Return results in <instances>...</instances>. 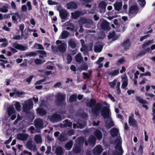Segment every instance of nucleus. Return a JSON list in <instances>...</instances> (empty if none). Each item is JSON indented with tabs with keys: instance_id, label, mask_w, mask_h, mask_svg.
<instances>
[{
	"instance_id": "obj_1",
	"label": "nucleus",
	"mask_w": 155,
	"mask_h": 155,
	"mask_svg": "<svg viewBox=\"0 0 155 155\" xmlns=\"http://www.w3.org/2000/svg\"><path fill=\"white\" fill-rule=\"evenodd\" d=\"M101 114L104 118H107L109 120L106 122V126L107 128H110L114 126V122L112 121L110 117V110L109 108L107 107H104L102 109Z\"/></svg>"
},
{
	"instance_id": "obj_2",
	"label": "nucleus",
	"mask_w": 155,
	"mask_h": 155,
	"mask_svg": "<svg viewBox=\"0 0 155 155\" xmlns=\"http://www.w3.org/2000/svg\"><path fill=\"white\" fill-rule=\"evenodd\" d=\"M56 44L58 45L57 47L54 46H51L52 50L54 52H57L59 51L62 53L65 52L67 47L66 43L63 42L62 41L58 40L56 42Z\"/></svg>"
},
{
	"instance_id": "obj_3",
	"label": "nucleus",
	"mask_w": 155,
	"mask_h": 155,
	"mask_svg": "<svg viewBox=\"0 0 155 155\" xmlns=\"http://www.w3.org/2000/svg\"><path fill=\"white\" fill-rule=\"evenodd\" d=\"M121 138L119 137L115 143V144L116 145V150L117 152V155H121L123 151L121 147Z\"/></svg>"
},
{
	"instance_id": "obj_4",
	"label": "nucleus",
	"mask_w": 155,
	"mask_h": 155,
	"mask_svg": "<svg viewBox=\"0 0 155 155\" xmlns=\"http://www.w3.org/2000/svg\"><path fill=\"white\" fill-rule=\"evenodd\" d=\"M33 105V103L31 99L25 101L23 105L24 110L26 113L31 109Z\"/></svg>"
},
{
	"instance_id": "obj_5",
	"label": "nucleus",
	"mask_w": 155,
	"mask_h": 155,
	"mask_svg": "<svg viewBox=\"0 0 155 155\" xmlns=\"http://www.w3.org/2000/svg\"><path fill=\"white\" fill-rule=\"evenodd\" d=\"M7 112L8 116L11 117V120H14L15 118L16 117V111L13 106H10L8 107Z\"/></svg>"
},
{
	"instance_id": "obj_6",
	"label": "nucleus",
	"mask_w": 155,
	"mask_h": 155,
	"mask_svg": "<svg viewBox=\"0 0 155 155\" xmlns=\"http://www.w3.org/2000/svg\"><path fill=\"white\" fill-rule=\"evenodd\" d=\"M47 124L45 121H43L41 119L38 118L35 121V124L36 127L37 129H42L46 126Z\"/></svg>"
},
{
	"instance_id": "obj_7",
	"label": "nucleus",
	"mask_w": 155,
	"mask_h": 155,
	"mask_svg": "<svg viewBox=\"0 0 155 155\" xmlns=\"http://www.w3.org/2000/svg\"><path fill=\"white\" fill-rule=\"evenodd\" d=\"M44 104V102H42L40 104V107L38 108L37 110V113L39 115L41 116L45 115L46 113V110L43 108H44L45 109V107H46V106Z\"/></svg>"
},
{
	"instance_id": "obj_8",
	"label": "nucleus",
	"mask_w": 155,
	"mask_h": 155,
	"mask_svg": "<svg viewBox=\"0 0 155 155\" xmlns=\"http://www.w3.org/2000/svg\"><path fill=\"white\" fill-rule=\"evenodd\" d=\"M13 92H10L9 93L11 97H12L15 95V97H21L22 95L25 94L24 92L20 91L15 88L13 89Z\"/></svg>"
},
{
	"instance_id": "obj_9",
	"label": "nucleus",
	"mask_w": 155,
	"mask_h": 155,
	"mask_svg": "<svg viewBox=\"0 0 155 155\" xmlns=\"http://www.w3.org/2000/svg\"><path fill=\"white\" fill-rule=\"evenodd\" d=\"M99 24H100L102 29L105 30H110L109 24L106 20L103 18H101L100 19Z\"/></svg>"
},
{
	"instance_id": "obj_10",
	"label": "nucleus",
	"mask_w": 155,
	"mask_h": 155,
	"mask_svg": "<svg viewBox=\"0 0 155 155\" xmlns=\"http://www.w3.org/2000/svg\"><path fill=\"white\" fill-rule=\"evenodd\" d=\"M138 9L136 6L133 5L129 9V14L130 16H134L137 13Z\"/></svg>"
},
{
	"instance_id": "obj_11",
	"label": "nucleus",
	"mask_w": 155,
	"mask_h": 155,
	"mask_svg": "<svg viewBox=\"0 0 155 155\" xmlns=\"http://www.w3.org/2000/svg\"><path fill=\"white\" fill-rule=\"evenodd\" d=\"M12 46L16 49L21 51H24L28 49V47L24 46L16 42L13 43L12 45Z\"/></svg>"
},
{
	"instance_id": "obj_12",
	"label": "nucleus",
	"mask_w": 155,
	"mask_h": 155,
	"mask_svg": "<svg viewBox=\"0 0 155 155\" xmlns=\"http://www.w3.org/2000/svg\"><path fill=\"white\" fill-rule=\"evenodd\" d=\"M26 147L30 150H32L34 151H36L37 149L36 146L33 143L32 141L28 140L27 143Z\"/></svg>"
},
{
	"instance_id": "obj_13",
	"label": "nucleus",
	"mask_w": 155,
	"mask_h": 155,
	"mask_svg": "<svg viewBox=\"0 0 155 155\" xmlns=\"http://www.w3.org/2000/svg\"><path fill=\"white\" fill-rule=\"evenodd\" d=\"M134 114H131L129 117V124L130 125L135 127L137 124L136 120L134 118Z\"/></svg>"
},
{
	"instance_id": "obj_14",
	"label": "nucleus",
	"mask_w": 155,
	"mask_h": 155,
	"mask_svg": "<svg viewBox=\"0 0 155 155\" xmlns=\"http://www.w3.org/2000/svg\"><path fill=\"white\" fill-rule=\"evenodd\" d=\"M103 47V45L101 43H96L94 46V51L96 52H100L102 50Z\"/></svg>"
},
{
	"instance_id": "obj_15",
	"label": "nucleus",
	"mask_w": 155,
	"mask_h": 155,
	"mask_svg": "<svg viewBox=\"0 0 155 155\" xmlns=\"http://www.w3.org/2000/svg\"><path fill=\"white\" fill-rule=\"evenodd\" d=\"M8 5L0 2V12L6 13L8 11Z\"/></svg>"
},
{
	"instance_id": "obj_16",
	"label": "nucleus",
	"mask_w": 155,
	"mask_h": 155,
	"mask_svg": "<svg viewBox=\"0 0 155 155\" xmlns=\"http://www.w3.org/2000/svg\"><path fill=\"white\" fill-rule=\"evenodd\" d=\"M28 137V135L25 134H19L17 135L16 138L18 140L22 141L26 140Z\"/></svg>"
},
{
	"instance_id": "obj_17",
	"label": "nucleus",
	"mask_w": 155,
	"mask_h": 155,
	"mask_svg": "<svg viewBox=\"0 0 155 155\" xmlns=\"http://www.w3.org/2000/svg\"><path fill=\"white\" fill-rule=\"evenodd\" d=\"M58 10L59 11L60 16L61 19H65L68 15L66 11L64 9H61L59 11V8H58Z\"/></svg>"
},
{
	"instance_id": "obj_18",
	"label": "nucleus",
	"mask_w": 155,
	"mask_h": 155,
	"mask_svg": "<svg viewBox=\"0 0 155 155\" xmlns=\"http://www.w3.org/2000/svg\"><path fill=\"white\" fill-rule=\"evenodd\" d=\"M103 151V149L101 146H97L94 149L93 152L95 155H100Z\"/></svg>"
},
{
	"instance_id": "obj_19",
	"label": "nucleus",
	"mask_w": 155,
	"mask_h": 155,
	"mask_svg": "<svg viewBox=\"0 0 155 155\" xmlns=\"http://www.w3.org/2000/svg\"><path fill=\"white\" fill-rule=\"evenodd\" d=\"M49 119L51 121L54 122L60 120L61 119V117L57 114L53 115Z\"/></svg>"
},
{
	"instance_id": "obj_20",
	"label": "nucleus",
	"mask_w": 155,
	"mask_h": 155,
	"mask_svg": "<svg viewBox=\"0 0 155 155\" xmlns=\"http://www.w3.org/2000/svg\"><path fill=\"white\" fill-rule=\"evenodd\" d=\"M55 96L58 100L60 101H63L66 97L65 94L64 93L61 92L58 93Z\"/></svg>"
},
{
	"instance_id": "obj_21",
	"label": "nucleus",
	"mask_w": 155,
	"mask_h": 155,
	"mask_svg": "<svg viewBox=\"0 0 155 155\" xmlns=\"http://www.w3.org/2000/svg\"><path fill=\"white\" fill-rule=\"evenodd\" d=\"M79 23L81 25L87 23L88 24L92 25L93 24V21L92 20H87L84 18H82L79 20Z\"/></svg>"
},
{
	"instance_id": "obj_22",
	"label": "nucleus",
	"mask_w": 155,
	"mask_h": 155,
	"mask_svg": "<svg viewBox=\"0 0 155 155\" xmlns=\"http://www.w3.org/2000/svg\"><path fill=\"white\" fill-rule=\"evenodd\" d=\"M110 133L112 137H115L118 136L119 134V130L117 128H113L110 130Z\"/></svg>"
},
{
	"instance_id": "obj_23",
	"label": "nucleus",
	"mask_w": 155,
	"mask_h": 155,
	"mask_svg": "<svg viewBox=\"0 0 155 155\" xmlns=\"http://www.w3.org/2000/svg\"><path fill=\"white\" fill-rule=\"evenodd\" d=\"M69 35V33L67 31H63L59 36L61 39H64L68 38Z\"/></svg>"
},
{
	"instance_id": "obj_24",
	"label": "nucleus",
	"mask_w": 155,
	"mask_h": 155,
	"mask_svg": "<svg viewBox=\"0 0 155 155\" xmlns=\"http://www.w3.org/2000/svg\"><path fill=\"white\" fill-rule=\"evenodd\" d=\"M45 81L44 79L41 80L37 81L35 83V88L37 89H41L42 88V86L40 85L41 83L44 82Z\"/></svg>"
},
{
	"instance_id": "obj_25",
	"label": "nucleus",
	"mask_w": 155,
	"mask_h": 155,
	"mask_svg": "<svg viewBox=\"0 0 155 155\" xmlns=\"http://www.w3.org/2000/svg\"><path fill=\"white\" fill-rule=\"evenodd\" d=\"M107 5V4L105 2H102L100 3L99 8L102 9V10L100 11L101 13L105 12L106 6Z\"/></svg>"
},
{
	"instance_id": "obj_26",
	"label": "nucleus",
	"mask_w": 155,
	"mask_h": 155,
	"mask_svg": "<svg viewBox=\"0 0 155 155\" xmlns=\"http://www.w3.org/2000/svg\"><path fill=\"white\" fill-rule=\"evenodd\" d=\"M122 4L121 2H116L114 4L115 10L118 11L120 10L122 8Z\"/></svg>"
},
{
	"instance_id": "obj_27",
	"label": "nucleus",
	"mask_w": 155,
	"mask_h": 155,
	"mask_svg": "<svg viewBox=\"0 0 155 155\" xmlns=\"http://www.w3.org/2000/svg\"><path fill=\"white\" fill-rule=\"evenodd\" d=\"M67 6L68 9H73L76 8L77 7V5L74 2H71L67 4Z\"/></svg>"
},
{
	"instance_id": "obj_28",
	"label": "nucleus",
	"mask_w": 155,
	"mask_h": 155,
	"mask_svg": "<svg viewBox=\"0 0 155 155\" xmlns=\"http://www.w3.org/2000/svg\"><path fill=\"white\" fill-rule=\"evenodd\" d=\"M88 141L90 145L94 146L96 143V139L93 136H91L88 139Z\"/></svg>"
},
{
	"instance_id": "obj_29",
	"label": "nucleus",
	"mask_w": 155,
	"mask_h": 155,
	"mask_svg": "<svg viewBox=\"0 0 155 155\" xmlns=\"http://www.w3.org/2000/svg\"><path fill=\"white\" fill-rule=\"evenodd\" d=\"M68 44L72 48H75L76 46V41L74 39H71L68 41Z\"/></svg>"
},
{
	"instance_id": "obj_30",
	"label": "nucleus",
	"mask_w": 155,
	"mask_h": 155,
	"mask_svg": "<svg viewBox=\"0 0 155 155\" xmlns=\"http://www.w3.org/2000/svg\"><path fill=\"white\" fill-rule=\"evenodd\" d=\"M131 43L129 40H126L123 43V46L126 49H129L130 47Z\"/></svg>"
},
{
	"instance_id": "obj_31",
	"label": "nucleus",
	"mask_w": 155,
	"mask_h": 155,
	"mask_svg": "<svg viewBox=\"0 0 155 155\" xmlns=\"http://www.w3.org/2000/svg\"><path fill=\"white\" fill-rule=\"evenodd\" d=\"M101 107V105L100 104H97L95 107L92 109V112L95 114H97L99 111Z\"/></svg>"
},
{
	"instance_id": "obj_32",
	"label": "nucleus",
	"mask_w": 155,
	"mask_h": 155,
	"mask_svg": "<svg viewBox=\"0 0 155 155\" xmlns=\"http://www.w3.org/2000/svg\"><path fill=\"white\" fill-rule=\"evenodd\" d=\"M94 135L98 140H100L102 138V135L101 133L99 130H96L94 132Z\"/></svg>"
},
{
	"instance_id": "obj_33",
	"label": "nucleus",
	"mask_w": 155,
	"mask_h": 155,
	"mask_svg": "<svg viewBox=\"0 0 155 155\" xmlns=\"http://www.w3.org/2000/svg\"><path fill=\"white\" fill-rule=\"evenodd\" d=\"M122 82L121 87L125 89L128 85V79L127 77H125L122 78Z\"/></svg>"
},
{
	"instance_id": "obj_34",
	"label": "nucleus",
	"mask_w": 155,
	"mask_h": 155,
	"mask_svg": "<svg viewBox=\"0 0 155 155\" xmlns=\"http://www.w3.org/2000/svg\"><path fill=\"white\" fill-rule=\"evenodd\" d=\"M34 139L35 140L37 143H41L42 142V138L41 136L40 135H35Z\"/></svg>"
},
{
	"instance_id": "obj_35",
	"label": "nucleus",
	"mask_w": 155,
	"mask_h": 155,
	"mask_svg": "<svg viewBox=\"0 0 155 155\" xmlns=\"http://www.w3.org/2000/svg\"><path fill=\"white\" fill-rule=\"evenodd\" d=\"M85 125V122H83V124H81L80 123H78L77 124H73V127L74 128H76V127H77L78 128L82 129L83 128L84 126Z\"/></svg>"
},
{
	"instance_id": "obj_36",
	"label": "nucleus",
	"mask_w": 155,
	"mask_h": 155,
	"mask_svg": "<svg viewBox=\"0 0 155 155\" xmlns=\"http://www.w3.org/2000/svg\"><path fill=\"white\" fill-rule=\"evenodd\" d=\"M108 38H112L113 40H115L118 37L116 35L115 32L113 31L110 33L108 36Z\"/></svg>"
},
{
	"instance_id": "obj_37",
	"label": "nucleus",
	"mask_w": 155,
	"mask_h": 155,
	"mask_svg": "<svg viewBox=\"0 0 155 155\" xmlns=\"http://www.w3.org/2000/svg\"><path fill=\"white\" fill-rule=\"evenodd\" d=\"M66 24L67 26L66 28L67 29L71 31L74 30V27L72 24L70 22H67Z\"/></svg>"
},
{
	"instance_id": "obj_38",
	"label": "nucleus",
	"mask_w": 155,
	"mask_h": 155,
	"mask_svg": "<svg viewBox=\"0 0 155 155\" xmlns=\"http://www.w3.org/2000/svg\"><path fill=\"white\" fill-rule=\"evenodd\" d=\"M71 14L72 18L76 19L79 16L80 13L78 11H76L74 12L71 13Z\"/></svg>"
},
{
	"instance_id": "obj_39",
	"label": "nucleus",
	"mask_w": 155,
	"mask_h": 155,
	"mask_svg": "<svg viewBox=\"0 0 155 155\" xmlns=\"http://www.w3.org/2000/svg\"><path fill=\"white\" fill-rule=\"evenodd\" d=\"M95 102H96L94 100L92 99L87 103V105L88 107H92L95 104Z\"/></svg>"
},
{
	"instance_id": "obj_40",
	"label": "nucleus",
	"mask_w": 155,
	"mask_h": 155,
	"mask_svg": "<svg viewBox=\"0 0 155 155\" xmlns=\"http://www.w3.org/2000/svg\"><path fill=\"white\" fill-rule=\"evenodd\" d=\"M56 153L57 155H62L63 154V150L61 147H58L56 148Z\"/></svg>"
},
{
	"instance_id": "obj_41",
	"label": "nucleus",
	"mask_w": 155,
	"mask_h": 155,
	"mask_svg": "<svg viewBox=\"0 0 155 155\" xmlns=\"http://www.w3.org/2000/svg\"><path fill=\"white\" fill-rule=\"evenodd\" d=\"M136 100L139 102L141 104H147V101L143 100L141 97L139 96H137L136 97Z\"/></svg>"
},
{
	"instance_id": "obj_42",
	"label": "nucleus",
	"mask_w": 155,
	"mask_h": 155,
	"mask_svg": "<svg viewBox=\"0 0 155 155\" xmlns=\"http://www.w3.org/2000/svg\"><path fill=\"white\" fill-rule=\"evenodd\" d=\"M73 143L72 141H70L66 144L65 145L66 148L68 150H70L73 145Z\"/></svg>"
},
{
	"instance_id": "obj_43",
	"label": "nucleus",
	"mask_w": 155,
	"mask_h": 155,
	"mask_svg": "<svg viewBox=\"0 0 155 155\" xmlns=\"http://www.w3.org/2000/svg\"><path fill=\"white\" fill-rule=\"evenodd\" d=\"M75 59L77 62H80L82 61L83 58L81 56V54L78 53L76 56Z\"/></svg>"
},
{
	"instance_id": "obj_44",
	"label": "nucleus",
	"mask_w": 155,
	"mask_h": 155,
	"mask_svg": "<svg viewBox=\"0 0 155 155\" xmlns=\"http://www.w3.org/2000/svg\"><path fill=\"white\" fill-rule=\"evenodd\" d=\"M37 52H38V53L40 54L39 56L40 58H43L46 57V53L45 51L38 50Z\"/></svg>"
},
{
	"instance_id": "obj_45",
	"label": "nucleus",
	"mask_w": 155,
	"mask_h": 155,
	"mask_svg": "<svg viewBox=\"0 0 155 155\" xmlns=\"http://www.w3.org/2000/svg\"><path fill=\"white\" fill-rule=\"evenodd\" d=\"M93 43H90L87 47L86 46L85 49L83 50L84 51H91L92 50V47L93 46Z\"/></svg>"
},
{
	"instance_id": "obj_46",
	"label": "nucleus",
	"mask_w": 155,
	"mask_h": 155,
	"mask_svg": "<svg viewBox=\"0 0 155 155\" xmlns=\"http://www.w3.org/2000/svg\"><path fill=\"white\" fill-rule=\"evenodd\" d=\"M81 149V147H77L74 145L73 149V151L76 153L79 152Z\"/></svg>"
},
{
	"instance_id": "obj_47",
	"label": "nucleus",
	"mask_w": 155,
	"mask_h": 155,
	"mask_svg": "<svg viewBox=\"0 0 155 155\" xmlns=\"http://www.w3.org/2000/svg\"><path fill=\"white\" fill-rule=\"evenodd\" d=\"M15 106L16 110L18 111H20L21 109V106L19 102L16 101Z\"/></svg>"
},
{
	"instance_id": "obj_48",
	"label": "nucleus",
	"mask_w": 155,
	"mask_h": 155,
	"mask_svg": "<svg viewBox=\"0 0 155 155\" xmlns=\"http://www.w3.org/2000/svg\"><path fill=\"white\" fill-rule=\"evenodd\" d=\"M45 60L44 59L41 60L39 59H36L35 61V62L36 64H40L43 63L45 62Z\"/></svg>"
},
{
	"instance_id": "obj_49",
	"label": "nucleus",
	"mask_w": 155,
	"mask_h": 155,
	"mask_svg": "<svg viewBox=\"0 0 155 155\" xmlns=\"http://www.w3.org/2000/svg\"><path fill=\"white\" fill-rule=\"evenodd\" d=\"M77 99V96L73 94L69 98V101L70 102H72L76 101Z\"/></svg>"
},
{
	"instance_id": "obj_50",
	"label": "nucleus",
	"mask_w": 155,
	"mask_h": 155,
	"mask_svg": "<svg viewBox=\"0 0 155 155\" xmlns=\"http://www.w3.org/2000/svg\"><path fill=\"white\" fill-rule=\"evenodd\" d=\"M34 48L36 49H44V48L42 45L40 44L36 43L34 45Z\"/></svg>"
},
{
	"instance_id": "obj_51",
	"label": "nucleus",
	"mask_w": 155,
	"mask_h": 155,
	"mask_svg": "<svg viewBox=\"0 0 155 155\" xmlns=\"http://www.w3.org/2000/svg\"><path fill=\"white\" fill-rule=\"evenodd\" d=\"M38 54V52H37V51L36 52H32L31 53H28L27 54H26L25 55L26 56H36Z\"/></svg>"
},
{
	"instance_id": "obj_52",
	"label": "nucleus",
	"mask_w": 155,
	"mask_h": 155,
	"mask_svg": "<svg viewBox=\"0 0 155 155\" xmlns=\"http://www.w3.org/2000/svg\"><path fill=\"white\" fill-rule=\"evenodd\" d=\"M119 72V70H114L110 72V74L112 76H115L118 74Z\"/></svg>"
},
{
	"instance_id": "obj_53",
	"label": "nucleus",
	"mask_w": 155,
	"mask_h": 155,
	"mask_svg": "<svg viewBox=\"0 0 155 155\" xmlns=\"http://www.w3.org/2000/svg\"><path fill=\"white\" fill-rule=\"evenodd\" d=\"M29 130L30 131L31 133V134L35 133V132L37 133L39 132V131L38 130H35L34 127L33 126H31L29 129Z\"/></svg>"
},
{
	"instance_id": "obj_54",
	"label": "nucleus",
	"mask_w": 155,
	"mask_h": 155,
	"mask_svg": "<svg viewBox=\"0 0 155 155\" xmlns=\"http://www.w3.org/2000/svg\"><path fill=\"white\" fill-rule=\"evenodd\" d=\"M126 62L125 60L123 58H121L119 59L117 62L116 64L117 65H119L123 64Z\"/></svg>"
},
{
	"instance_id": "obj_55",
	"label": "nucleus",
	"mask_w": 155,
	"mask_h": 155,
	"mask_svg": "<svg viewBox=\"0 0 155 155\" xmlns=\"http://www.w3.org/2000/svg\"><path fill=\"white\" fill-rule=\"evenodd\" d=\"M153 41L152 40H149L144 43L142 45V47L144 48L147 46L148 45L151 44L153 42Z\"/></svg>"
},
{
	"instance_id": "obj_56",
	"label": "nucleus",
	"mask_w": 155,
	"mask_h": 155,
	"mask_svg": "<svg viewBox=\"0 0 155 155\" xmlns=\"http://www.w3.org/2000/svg\"><path fill=\"white\" fill-rule=\"evenodd\" d=\"M24 25L23 24L20 25L19 27V29L21 31V35L22 37H23V31L24 28Z\"/></svg>"
},
{
	"instance_id": "obj_57",
	"label": "nucleus",
	"mask_w": 155,
	"mask_h": 155,
	"mask_svg": "<svg viewBox=\"0 0 155 155\" xmlns=\"http://www.w3.org/2000/svg\"><path fill=\"white\" fill-rule=\"evenodd\" d=\"M19 18V14L18 13H16L15 14V15L12 17V19L13 21H16L18 18Z\"/></svg>"
},
{
	"instance_id": "obj_58",
	"label": "nucleus",
	"mask_w": 155,
	"mask_h": 155,
	"mask_svg": "<svg viewBox=\"0 0 155 155\" xmlns=\"http://www.w3.org/2000/svg\"><path fill=\"white\" fill-rule=\"evenodd\" d=\"M80 41L82 46V48H81V51H83V50L85 49L86 46L84 44V42L83 40L81 39L80 40Z\"/></svg>"
},
{
	"instance_id": "obj_59",
	"label": "nucleus",
	"mask_w": 155,
	"mask_h": 155,
	"mask_svg": "<svg viewBox=\"0 0 155 155\" xmlns=\"http://www.w3.org/2000/svg\"><path fill=\"white\" fill-rule=\"evenodd\" d=\"M48 3L50 5H56L58 4V2H54L51 0H48Z\"/></svg>"
},
{
	"instance_id": "obj_60",
	"label": "nucleus",
	"mask_w": 155,
	"mask_h": 155,
	"mask_svg": "<svg viewBox=\"0 0 155 155\" xmlns=\"http://www.w3.org/2000/svg\"><path fill=\"white\" fill-rule=\"evenodd\" d=\"M67 63L68 64H70L72 60V57L70 54H68L67 57Z\"/></svg>"
},
{
	"instance_id": "obj_61",
	"label": "nucleus",
	"mask_w": 155,
	"mask_h": 155,
	"mask_svg": "<svg viewBox=\"0 0 155 155\" xmlns=\"http://www.w3.org/2000/svg\"><path fill=\"white\" fill-rule=\"evenodd\" d=\"M117 82V80H115L109 83V84L111 87H114Z\"/></svg>"
},
{
	"instance_id": "obj_62",
	"label": "nucleus",
	"mask_w": 155,
	"mask_h": 155,
	"mask_svg": "<svg viewBox=\"0 0 155 155\" xmlns=\"http://www.w3.org/2000/svg\"><path fill=\"white\" fill-rule=\"evenodd\" d=\"M143 146L142 145H140L138 151V153L140 154H142L143 152Z\"/></svg>"
},
{
	"instance_id": "obj_63",
	"label": "nucleus",
	"mask_w": 155,
	"mask_h": 155,
	"mask_svg": "<svg viewBox=\"0 0 155 155\" xmlns=\"http://www.w3.org/2000/svg\"><path fill=\"white\" fill-rule=\"evenodd\" d=\"M62 83L61 82H57L54 85V87L55 88L60 87L61 86Z\"/></svg>"
},
{
	"instance_id": "obj_64",
	"label": "nucleus",
	"mask_w": 155,
	"mask_h": 155,
	"mask_svg": "<svg viewBox=\"0 0 155 155\" xmlns=\"http://www.w3.org/2000/svg\"><path fill=\"white\" fill-rule=\"evenodd\" d=\"M27 6L28 8V10H31L32 9L31 3L30 2L28 1L27 2Z\"/></svg>"
}]
</instances>
